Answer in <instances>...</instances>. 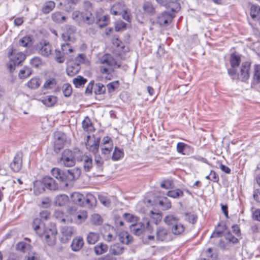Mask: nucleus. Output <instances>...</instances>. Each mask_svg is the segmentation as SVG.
<instances>
[{
	"instance_id": "1",
	"label": "nucleus",
	"mask_w": 260,
	"mask_h": 260,
	"mask_svg": "<svg viewBox=\"0 0 260 260\" xmlns=\"http://www.w3.org/2000/svg\"><path fill=\"white\" fill-rule=\"evenodd\" d=\"M51 174L65 187L69 183L77 179L80 176L81 170L78 168H74L67 170H62L58 168H54L51 170Z\"/></svg>"
},
{
	"instance_id": "2",
	"label": "nucleus",
	"mask_w": 260,
	"mask_h": 260,
	"mask_svg": "<svg viewBox=\"0 0 260 260\" xmlns=\"http://www.w3.org/2000/svg\"><path fill=\"white\" fill-rule=\"evenodd\" d=\"M32 226L39 236L44 238L48 245L52 246L55 244L57 230L55 227L45 228L44 224L40 222L39 218L34 219Z\"/></svg>"
},
{
	"instance_id": "3",
	"label": "nucleus",
	"mask_w": 260,
	"mask_h": 260,
	"mask_svg": "<svg viewBox=\"0 0 260 260\" xmlns=\"http://www.w3.org/2000/svg\"><path fill=\"white\" fill-rule=\"evenodd\" d=\"M100 71L106 79L110 80L115 70L120 67L116 60L110 54L104 55L100 59Z\"/></svg>"
},
{
	"instance_id": "4",
	"label": "nucleus",
	"mask_w": 260,
	"mask_h": 260,
	"mask_svg": "<svg viewBox=\"0 0 260 260\" xmlns=\"http://www.w3.org/2000/svg\"><path fill=\"white\" fill-rule=\"evenodd\" d=\"M72 201L80 206L92 207L95 205L96 200L95 197L91 193H87L85 197L83 194L75 192L71 196Z\"/></svg>"
},
{
	"instance_id": "5",
	"label": "nucleus",
	"mask_w": 260,
	"mask_h": 260,
	"mask_svg": "<svg viewBox=\"0 0 260 260\" xmlns=\"http://www.w3.org/2000/svg\"><path fill=\"white\" fill-rule=\"evenodd\" d=\"M76 153L69 149L63 151L60 158V162L67 167H71L76 164Z\"/></svg>"
},
{
	"instance_id": "6",
	"label": "nucleus",
	"mask_w": 260,
	"mask_h": 260,
	"mask_svg": "<svg viewBox=\"0 0 260 260\" xmlns=\"http://www.w3.org/2000/svg\"><path fill=\"white\" fill-rule=\"evenodd\" d=\"M156 239L162 242L171 241L172 236L169 230L165 227L158 226L156 230Z\"/></svg>"
},
{
	"instance_id": "7",
	"label": "nucleus",
	"mask_w": 260,
	"mask_h": 260,
	"mask_svg": "<svg viewBox=\"0 0 260 260\" xmlns=\"http://www.w3.org/2000/svg\"><path fill=\"white\" fill-rule=\"evenodd\" d=\"M131 231L135 235L140 236L143 233L145 232L146 230H150V222H147V226L145 228V225L141 223H137L136 224H132L129 226Z\"/></svg>"
},
{
	"instance_id": "8",
	"label": "nucleus",
	"mask_w": 260,
	"mask_h": 260,
	"mask_svg": "<svg viewBox=\"0 0 260 260\" xmlns=\"http://www.w3.org/2000/svg\"><path fill=\"white\" fill-rule=\"evenodd\" d=\"M9 57L12 56L11 59L14 62V65L19 66L23 61L26 57L25 55L22 52H17L15 49L12 48L9 53Z\"/></svg>"
},
{
	"instance_id": "9",
	"label": "nucleus",
	"mask_w": 260,
	"mask_h": 260,
	"mask_svg": "<svg viewBox=\"0 0 260 260\" xmlns=\"http://www.w3.org/2000/svg\"><path fill=\"white\" fill-rule=\"evenodd\" d=\"M250 64L249 62H244L242 63L239 73L236 72V75H237L238 78L241 81H245L249 78L250 76Z\"/></svg>"
},
{
	"instance_id": "10",
	"label": "nucleus",
	"mask_w": 260,
	"mask_h": 260,
	"mask_svg": "<svg viewBox=\"0 0 260 260\" xmlns=\"http://www.w3.org/2000/svg\"><path fill=\"white\" fill-rule=\"evenodd\" d=\"M174 16L168 12H164L157 17L156 22L160 26H165L170 23Z\"/></svg>"
},
{
	"instance_id": "11",
	"label": "nucleus",
	"mask_w": 260,
	"mask_h": 260,
	"mask_svg": "<svg viewBox=\"0 0 260 260\" xmlns=\"http://www.w3.org/2000/svg\"><path fill=\"white\" fill-rule=\"evenodd\" d=\"M42 182L46 188L51 190H56L59 188L56 181L50 176L44 177Z\"/></svg>"
},
{
	"instance_id": "12",
	"label": "nucleus",
	"mask_w": 260,
	"mask_h": 260,
	"mask_svg": "<svg viewBox=\"0 0 260 260\" xmlns=\"http://www.w3.org/2000/svg\"><path fill=\"white\" fill-rule=\"evenodd\" d=\"M88 140L86 143V146L87 149L93 153H96L99 150L100 138L91 139L90 136L87 137Z\"/></svg>"
},
{
	"instance_id": "13",
	"label": "nucleus",
	"mask_w": 260,
	"mask_h": 260,
	"mask_svg": "<svg viewBox=\"0 0 260 260\" xmlns=\"http://www.w3.org/2000/svg\"><path fill=\"white\" fill-rule=\"evenodd\" d=\"M240 61L241 59L239 56L234 53L231 54L230 62L232 68L228 70V73L231 76L236 75V71L235 68L239 66Z\"/></svg>"
},
{
	"instance_id": "14",
	"label": "nucleus",
	"mask_w": 260,
	"mask_h": 260,
	"mask_svg": "<svg viewBox=\"0 0 260 260\" xmlns=\"http://www.w3.org/2000/svg\"><path fill=\"white\" fill-rule=\"evenodd\" d=\"M22 157L20 153H17L10 164L11 169L15 172H18L22 168Z\"/></svg>"
},
{
	"instance_id": "15",
	"label": "nucleus",
	"mask_w": 260,
	"mask_h": 260,
	"mask_svg": "<svg viewBox=\"0 0 260 260\" xmlns=\"http://www.w3.org/2000/svg\"><path fill=\"white\" fill-rule=\"evenodd\" d=\"M52 51L51 45L48 42H44L43 44L40 43V47L39 48V53L44 56H48L51 54Z\"/></svg>"
},
{
	"instance_id": "16",
	"label": "nucleus",
	"mask_w": 260,
	"mask_h": 260,
	"mask_svg": "<svg viewBox=\"0 0 260 260\" xmlns=\"http://www.w3.org/2000/svg\"><path fill=\"white\" fill-rule=\"evenodd\" d=\"M61 232L62 235V240L66 242L71 238L74 234V230L71 226H64L61 227Z\"/></svg>"
},
{
	"instance_id": "17",
	"label": "nucleus",
	"mask_w": 260,
	"mask_h": 260,
	"mask_svg": "<svg viewBox=\"0 0 260 260\" xmlns=\"http://www.w3.org/2000/svg\"><path fill=\"white\" fill-rule=\"evenodd\" d=\"M124 5L122 2L115 3L111 9V13L114 15H121L124 11Z\"/></svg>"
},
{
	"instance_id": "18",
	"label": "nucleus",
	"mask_w": 260,
	"mask_h": 260,
	"mask_svg": "<svg viewBox=\"0 0 260 260\" xmlns=\"http://www.w3.org/2000/svg\"><path fill=\"white\" fill-rule=\"evenodd\" d=\"M82 17L83 22L88 24H93L96 20L93 12H83V16Z\"/></svg>"
},
{
	"instance_id": "19",
	"label": "nucleus",
	"mask_w": 260,
	"mask_h": 260,
	"mask_svg": "<svg viewBox=\"0 0 260 260\" xmlns=\"http://www.w3.org/2000/svg\"><path fill=\"white\" fill-rule=\"evenodd\" d=\"M45 106L51 107L53 106L57 102V98L54 95H46L41 100Z\"/></svg>"
},
{
	"instance_id": "20",
	"label": "nucleus",
	"mask_w": 260,
	"mask_h": 260,
	"mask_svg": "<svg viewBox=\"0 0 260 260\" xmlns=\"http://www.w3.org/2000/svg\"><path fill=\"white\" fill-rule=\"evenodd\" d=\"M124 247L119 243H116L111 245L109 249V252L111 254L117 255L122 254L123 252Z\"/></svg>"
},
{
	"instance_id": "21",
	"label": "nucleus",
	"mask_w": 260,
	"mask_h": 260,
	"mask_svg": "<svg viewBox=\"0 0 260 260\" xmlns=\"http://www.w3.org/2000/svg\"><path fill=\"white\" fill-rule=\"evenodd\" d=\"M81 161L83 162V169L85 171L89 172L92 167V160L88 156H83Z\"/></svg>"
},
{
	"instance_id": "22",
	"label": "nucleus",
	"mask_w": 260,
	"mask_h": 260,
	"mask_svg": "<svg viewBox=\"0 0 260 260\" xmlns=\"http://www.w3.org/2000/svg\"><path fill=\"white\" fill-rule=\"evenodd\" d=\"M119 241L123 244H128L132 241V237L127 232H120L118 235Z\"/></svg>"
},
{
	"instance_id": "23",
	"label": "nucleus",
	"mask_w": 260,
	"mask_h": 260,
	"mask_svg": "<svg viewBox=\"0 0 260 260\" xmlns=\"http://www.w3.org/2000/svg\"><path fill=\"white\" fill-rule=\"evenodd\" d=\"M51 19L56 23H62L66 21L67 17L60 12H55L52 14Z\"/></svg>"
},
{
	"instance_id": "24",
	"label": "nucleus",
	"mask_w": 260,
	"mask_h": 260,
	"mask_svg": "<svg viewBox=\"0 0 260 260\" xmlns=\"http://www.w3.org/2000/svg\"><path fill=\"white\" fill-rule=\"evenodd\" d=\"M170 229L172 233L175 235H179L182 234L185 230L184 226L178 222L175 224L173 225Z\"/></svg>"
},
{
	"instance_id": "25",
	"label": "nucleus",
	"mask_w": 260,
	"mask_h": 260,
	"mask_svg": "<svg viewBox=\"0 0 260 260\" xmlns=\"http://www.w3.org/2000/svg\"><path fill=\"white\" fill-rule=\"evenodd\" d=\"M75 219L78 223L85 221L87 218V212L85 210H80L74 215Z\"/></svg>"
},
{
	"instance_id": "26",
	"label": "nucleus",
	"mask_w": 260,
	"mask_h": 260,
	"mask_svg": "<svg viewBox=\"0 0 260 260\" xmlns=\"http://www.w3.org/2000/svg\"><path fill=\"white\" fill-rule=\"evenodd\" d=\"M84 244L83 240L82 238H75L73 240L71 247L74 251H79Z\"/></svg>"
},
{
	"instance_id": "27",
	"label": "nucleus",
	"mask_w": 260,
	"mask_h": 260,
	"mask_svg": "<svg viewBox=\"0 0 260 260\" xmlns=\"http://www.w3.org/2000/svg\"><path fill=\"white\" fill-rule=\"evenodd\" d=\"M94 252L96 255H101L107 251L108 246L106 244L101 243L94 246Z\"/></svg>"
},
{
	"instance_id": "28",
	"label": "nucleus",
	"mask_w": 260,
	"mask_h": 260,
	"mask_svg": "<svg viewBox=\"0 0 260 260\" xmlns=\"http://www.w3.org/2000/svg\"><path fill=\"white\" fill-rule=\"evenodd\" d=\"M179 218L176 216H175L173 215H169L165 217L164 218L165 222L170 226V228L173 226V225L175 224L178 222Z\"/></svg>"
},
{
	"instance_id": "29",
	"label": "nucleus",
	"mask_w": 260,
	"mask_h": 260,
	"mask_svg": "<svg viewBox=\"0 0 260 260\" xmlns=\"http://www.w3.org/2000/svg\"><path fill=\"white\" fill-rule=\"evenodd\" d=\"M87 82V79L81 76H78L73 80V83L77 88H80L83 86Z\"/></svg>"
},
{
	"instance_id": "30",
	"label": "nucleus",
	"mask_w": 260,
	"mask_h": 260,
	"mask_svg": "<svg viewBox=\"0 0 260 260\" xmlns=\"http://www.w3.org/2000/svg\"><path fill=\"white\" fill-rule=\"evenodd\" d=\"M95 167L98 173H101L103 170L104 161L101 156H95L94 158Z\"/></svg>"
},
{
	"instance_id": "31",
	"label": "nucleus",
	"mask_w": 260,
	"mask_h": 260,
	"mask_svg": "<svg viewBox=\"0 0 260 260\" xmlns=\"http://www.w3.org/2000/svg\"><path fill=\"white\" fill-rule=\"evenodd\" d=\"M80 70L79 64L69 66L67 68V74L68 76L72 77L77 74Z\"/></svg>"
},
{
	"instance_id": "32",
	"label": "nucleus",
	"mask_w": 260,
	"mask_h": 260,
	"mask_svg": "<svg viewBox=\"0 0 260 260\" xmlns=\"http://www.w3.org/2000/svg\"><path fill=\"white\" fill-rule=\"evenodd\" d=\"M41 84V81L39 78H34L30 79L27 83V86L32 89L38 88Z\"/></svg>"
},
{
	"instance_id": "33",
	"label": "nucleus",
	"mask_w": 260,
	"mask_h": 260,
	"mask_svg": "<svg viewBox=\"0 0 260 260\" xmlns=\"http://www.w3.org/2000/svg\"><path fill=\"white\" fill-rule=\"evenodd\" d=\"M82 127L86 132H92L93 129V126L90 119L86 117L82 121Z\"/></svg>"
},
{
	"instance_id": "34",
	"label": "nucleus",
	"mask_w": 260,
	"mask_h": 260,
	"mask_svg": "<svg viewBox=\"0 0 260 260\" xmlns=\"http://www.w3.org/2000/svg\"><path fill=\"white\" fill-rule=\"evenodd\" d=\"M260 16V7L259 6L253 5L250 9V16L255 20Z\"/></svg>"
},
{
	"instance_id": "35",
	"label": "nucleus",
	"mask_w": 260,
	"mask_h": 260,
	"mask_svg": "<svg viewBox=\"0 0 260 260\" xmlns=\"http://www.w3.org/2000/svg\"><path fill=\"white\" fill-rule=\"evenodd\" d=\"M99 239V235L97 233L90 232L87 237V241L89 244H94L98 241Z\"/></svg>"
},
{
	"instance_id": "36",
	"label": "nucleus",
	"mask_w": 260,
	"mask_h": 260,
	"mask_svg": "<svg viewBox=\"0 0 260 260\" xmlns=\"http://www.w3.org/2000/svg\"><path fill=\"white\" fill-rule=\"evenodd\" d=\"M55 4L52 1L46 2L42 8V12L44 14H48L55 7Z\"/></svg>"
},
{
	"instance_id": "37",
	"label": "nucleus",
	"mask_w": 260,
	"mask_h": 260,
	"mask_svg": "<svg viewBox=\"0 0 260 260\" xmlns=\"http://www.w3.org/2000/svg\"><path fill=\"white\" fill-rule=\"evenodd\" d=\"M32 73L31 70L27 67H25L21 70L19 73V77L21 79H25L29 77Z\"/></svg>"
},
{
	"instance_id": "38",
	"label": "nucleus",
	"mask_w": 260,
	"mask_h": 260,
	"mask_svg": "<svg viewBox=\"0 0 260 260\" xmlns=\"http://www.w3.org/2000/svg\"><path fill=\"white\" fill-rule=\"evenodd\" d=\"M167 195L172 198H178L183 196V192L179 189L169 191Z\"/></svg>"
},
{
	"instance_id": "39",
	"label": "nucleus",
	"mask_w": 260,
	"mask_h": 260,
	"mask_svg": "<svg viewBox=\"0 0 260 260\" xmlns=\"http://www.w3.org/2000/svg\"><path fill=\"white\" fill-rule=\"evenodd\" d=\"M61 50L64 55H69L74 52V49L71 45L66 43L61 45Z\"/></svg>"
},
{
	"instance_id": "40",
	"label": "nucleus",
	"mask_w": 260,
	"mask_h": 260,
	"mask_svg": "<svg viewBox=\"0 0 260 260\" xmlns=\"http://www.w3.org/2000/svg\"><path fill=\"white\" fill-rule=\"evenodd\" d=\"M106 91V87L101 83H96L94 87V92L95 94H103Z\"/></svg>"
},
{
	"instance_id": "41",
	"label": "nucleus",
	"mask_w": 260,
	"mask_h": 260,
	"mask_svg": "<svg viewBox=\"0 0 260 260\" xmlns=\"http://www.w3.org/2000/svg\"><path fill=\"white\" fill-rule=\"evenodd\" d=\"M19 45L22 47H28L31 45V39L30 36H24L19 42Z\"/></svg>"
},
{
	"instance_id": "42",
	"label": "nucleus",
	"mask_w": 260,
	"mask_h": 260,
	"mask_svg": "<svg viewBox=\"0 0 260 260\" xmlns=\"http://www.w3.org/2000/svg\"><path fill=\"white\" fill-rule=\"evenodd\" d=\"M253 79L255 83H260V65L254 66Z\"/></svg>"
},
{
	"instance_id": "43",
	"label": "nucleus",
	"mask_w": 260,
	"mask_h": 260,
	"mask_svg": "<svg viewBox=\"0 0 260 260\" xmlns=\"http://www.w3.org/2000/svg\"><path fill=\"white\" fill-rule=\"evenodd\" d=\"M177 1L178 0H170L169 6H170V7L167 8H170L173 12L179 11L181 7L179 3L177 2Z\"/></svg>"
},
{
	"instance_id": "44",
	"label": "nucleus",
	"mask_w": 260,
	"mask_h": 260,
	"mask_svg": "<svg viewBox=\"0 0 260 260\" xmlns=\"http://www.w3.org/2000/svg\"><path fill=\"white\" fill-rule=\"evenodd\" d=\"M62 91L66 97H69L72 93V87L69 83L64 84L62 86Z\"/></svg>"
},
{
	"instance_id": "45",
	"label": "nucleus",
	"mask_w": 260,
	"mask_h": 260,
	"mask_svg": "<svg viewBox=\"0 0 260 260\" xmlns=\"http://www.w3.org/2000/svg\"><path fill=\"white\" fill-rule=\"evenodd\" d=\"M82 16H83V12H80L79 11H75L72 13V18L77 23L83 21Z\"/></svg>"
},
{
	"instance_id": "46",
	"label": "nucleus",
	"mask_w": 260,
	"mask_h": 260,
	"mask_svg": "<svg viewBox=\"0 0 260 260\" xmlns=\"http://www.w3.org/2000/svg\"><path fill=\"white\" fill-rule=\"evenodd\" d=\"M80 0H66L64 5L66 7V10L68 12L71 11L73 9L72 5L77 4Z\"/></svg>"
},
{
	"instance_id": "47",
	"label": "nucleus",
	"mask_w": 260,
	"mask_h": 260,
	"mask_svg": "<svg viewBox=\"0 0 260 260\" xmlns=\"http://www.w3.org/2000/svg\"><path fill=\"white\" fill-rule=\"evenodd\" d=\"M123 151L117 147H115L112 155V159L114 160H118L123 157Z\"/></svg>"
},
{
	"instance_id": "48",
	"label": "nucleus",
	"mask_w": 260,
	"mask_h": 260,
	"mask_svg": "<svg viewBox=\"0 0 260 260\" xmlns=\"http://www.w3.org/2000/svg\"><path fill=\"white\" fill-rule=\"evenodd\" d=\"M144 11L150 14H153L155 13V9L152 5L148 2H146L143 5Z\"/></svg>"
},
{
	"instance_id": "49",
	"label": "nucleus",
	"mask_w": 260,
	"mask_h": 260,
	"mask_svg": "<svg viewBox=\"0 0 260 260\" xmlns=\"http://www.w3.org/2000/svg\"><path fill=\"white\" fill-rule=\"evenodd\" d=\"M109 17L108 16H104L102 18L96 19V22L98 24L100 27L102 28L106 26L108 24Z\"/></svg>"
},
{
	"instance_id": "50",
	"label": "nucleus",
	"mask_w": 260,
	"mask_h": 260,
	"mask_svg": "<svg viewBox=\"0 0 260 260\" xmlns=\"http://www.w3.org/2000/svg\"><path fill=\"white\" fill-rule=\"evenodd\" d=\"M185 216V220L188 221L189 223L194 224L197 221V216L194 214L186 213Z\"/></svg>"
},
{
	"instance_id": "51",
	"label": "nucleus",
	"mask_w": 260,
	"mask_h": 260,
	"mask_svg": "<svg viewBox=\"0 0 260 260\" xmlns=\"http://www.w3.org/2000/svg\"><path fill=\"white\" fill-rule=\"evenodd\" d=\"M91 221L93 224L95 225H100L103 222L101 216L98 214H94L92 215Z\"/></svg>"
},
{
	"instance_id": "52",
	"label": "nucleus",
	"mask_w": 260,
	"mask_h": 260,
	"mask_svg": "<svg viewBox=\"0 0 260 260\" xmlns=\"http://www.w3.org/2000/svg\"><path fill=\"white\" fill-rule=\"evenodd\" d=\"M64 55L62 52L59 50H55V59L59 63H63L65 60Z\"/></svg>"
},
{
	"instance_id": "53",
	"label": "nucleus",
	"mask_w": 260,
	"mask_h": 260,
	"mask_svg": "<svg viewBox=\"0 0 260 260\" xmlns=\"http://www.w3.org/2000/svg\"><path fill=\"white\" fill-rule=\"evenodd\" d=\"M93 12L92 4L89 2H85L83 6V11L82 12Z\"/></svg>"
},
{
	"instance_id": "54",
	"label": "nucleus",
	"mask_w": 260,
	"mask_h": 260,
	"mask_svg": "<svg viewBox=\"0 0 260 260\" xmlns=\"http://www.w3.org/2000/svg\"><path fill=\"white\" fill-rule=\"evenodd\" d=\"M56 84L55 79H52L47 80L44 84V87L46 89H52Z\"/></svg>"
},
{
	"instance_id": "55",
	"label": "nucleus",
	"mask_w": 260,
	"mask_h": 260,
	"mask_svg": "<svg viewBox=\"0 0 260 260\" xmlns=\"http://www.w3.org/2000/svg\"><path fill=\"white\" fill-rule=\"evenodd\" d=\"M76 30V28L75 26L71 25H67L64 28V31L66 32L69 34L70 36L73 35Z\"/></svg>"
},
{
	"instance_id": "56",
	"label": "nucleus",
	"mask_w": 260,
	"mask_h": 260,
	"mask_svg": "<svg viewBox=\"0 0 260 260\" xmlns=\"http://www.w3.org/2000/svg\"><path fill=\"white\" fill-rule=\"evenodd\" d=\"M173 181L170 180H166L162 182L160 184L161 187L165 189H169L172 187Z\"/></svg>"
},
{
	"instance_id": "57",
	"label": "nucleus",
	"mask_w": 260,
	"mask_h": 260,
	"mask_svg": "<svg viewBox=\"0 0 260 260\" xmlns=\"http://www.w3.org/2000/svg\"><path fill=\"white\" fill-rule=\"evenodd\" d=\"M29 245H27L26 243L24 242H21L16 245V249L23 252H25L26 248Z\"/></svg>"
},
{
	"instance_id": "58",
	"label": "nucleus",
	"mask_w": 260,
	"mask_h": 260,
	"mask_svg": "<svg viewBox=\"0 0 260 260\" xmlns=\"http://www.w3.org/2000/svg\"><path fill=\"white\" fill-rule=\"evenodd\" d=\"M40 216L41 219H39L40 220V222L41 223H42V222L41 221L42 220H47L49 218L50 213L46 210L42 211L40 212Z\"/></svg>"
},
{
	"instance_id": "59",
	"label": "nucleus",
	"mask_w": 260,
	"mask_h": 260,
	"mask_svg": "<svg viewBox=\"0 0 260 260\" xmlns=\"http://www.w3.org/2000/svg\"><path fill=\"white\" fill-rule=\"evenodd\" d=\"M30 63L32 66L38 67L42 64V60L39 57H35L31 59Z\"/></svg>"
},
{
	"instance_id": "60",
	"label": "nucleus",
	"mask_w": 260,
	"mask_h": 260,
	"mask_svg": "<svg viewBox=\"0 0 260 260\" xmlns=\"http://www.w3.org/2000/svg\"><path fill=\"white\" fill-rule=\"evenodd\" d=\"M226 239L229 242L233 243H236L238 242V238L233 236L230 232H228L226 235Z\"/></svg>"
},
{
	"instance_id": "61",
	"label": "nucleus",
	"mask_w": 260,
	"mask_h": 260,
	"mask_svg": "<svg viewBox=\"0 0 260 260\" xmlns=\"http://www.w3.org/2000/svg\"><path fill=\"white\" fill-rule=\"evenodd\" d=\"M86 56L84 54H79L76 58V60L78 62L76 64H80L85 62Z\"/></svg>"
},
{
	"instance_id": "62",
	"label": "nucleus",
	"mask_w": 260,
	"mask_h": 260,
	"mask_svg": "<svg viewBox=\"0 0 260 260\" xmlns=\"http://www.w3.org/2000/svg\"><path fill=\"white\" fill-rule=\"evenodd\" d=\"M253 219L260 221V209H257L252 212Z\"/></svg>"
},
{
	"instance_id": "63",
	"label": "nucleus",
	"mask_w": 260,
	"mask_h": 260,
	"mask_svg": "<svg viewBox=\"0 0 260 260\" xmlns=\"http://www.w3.org/2000/svg\"><path fill=\"white\" fill-rule=\"evenodd\" d=\"M99 200L101 203L105 206L108 207L111 204V202L110 201V200L105 197L101 196L99 198Z\"/></svg>"
},
{
	"instance_id": "64",
	"label": "nucleus",
	"mask_w": 260,
	"mask_h": 260,
	"mask_svg": "<svg viewBox=\"0 0 260 260\" xmlns=\"http://www.w3.org/2000/svg\"><path fill=\"white\" fill-rule=\"evenodd\" d=\"M210 180L214 182H217L219 181V177L218 175L216 173V172L214 171H211L210 172Z\"/></svg>"
}]
</instances>
